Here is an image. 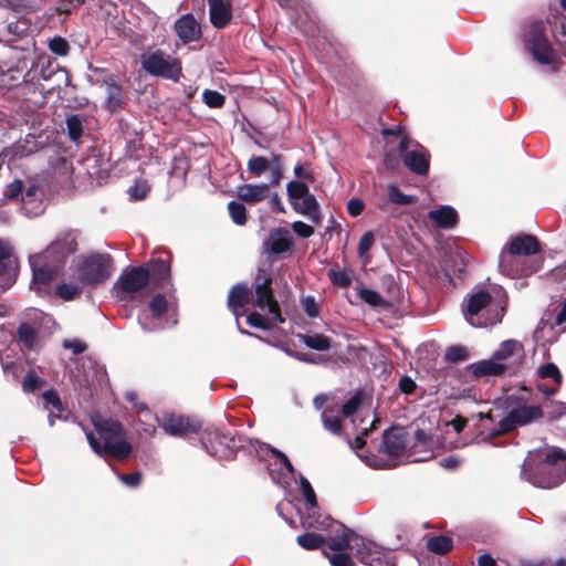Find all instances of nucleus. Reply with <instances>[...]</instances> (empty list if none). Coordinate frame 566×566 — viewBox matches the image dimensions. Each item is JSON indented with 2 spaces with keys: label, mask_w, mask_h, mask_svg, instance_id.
<instances>
[{
  "label": "nucleus",
  "mask_w": 566,
  "mask_h": 566,
  "mask_svg": "<svg viewBox=\"0 0 566 566\" xmlns=\"http://www.w3.org/2000/svg\"><path fill=\"white\" fill-rule=\"evenodd\" d=\"M521 476L541 489L559 485L566 480V452L559 448H544L528 452Z\"/></svg>",
  "instance_id": "f257e3e1"
},
{
  "label": "nucleus",
  "mask_w": 566,
  "mask_h": 566,
  "mask_svg": "<svg viewBox=\"0 0 566 566\" xmlns=\"http://www.w3.org/2000/svg\"><path fill=\"white\" fill-rule=\"evenodd\" d=\"M506 303V294L500 287H495L493 294L484 290L476 291L467 298L464 317L473 327L493 326L502 321Z\"/></svg>",
  "instance_id": "f03ea898"
},
{
  "label": "nucleus",
  "mask_w": 566,
  "mask_h": 566,
  "mask_svg": "<svg viewBox=\"0 0 566 566\" xmlns=\"http://www.w3.org/2000/svg\"><path fill=\"white\" fill-rule=\"evenodd\" d=\"M95 428L103 440V446L91 431L86 432V438L96 454L103 455V452H106L108 455L119 460L128 458L132 447L125 440L124 430L118 422L99 421L95 423Z\"/></svg>",
  "instance_id": "7ed1b4c3"
},
{
  "label": "nucleus",
  "mask_w": 566,
  "mask_h": 566,
  "mask_svg": "<svg viewBox=\"0 0 566 566\" xmlns=\"http://www.w3.org/2000/svg\"><path fill=\"white\" fill-rule=\"evenodd\" d=\"M506 415L499 422L497 433H507L527 426L543 417L541 406L530 403L522 397L510 396L505 400Z\"/></svg>",
  "instance_id": "20e7f679"
},
{
  "label": "nucleus",
  "mask_w": 566,
  "mask_h": 566,
  "mask_svg": "<svg viewBox=\"0 0 566 566\" xmlns=\"http://www.w3.org/2000/svg\"><path fill=\"white\" fill-rule=\"evenodd\" d=\"M287 198L293 210L302 216L307 217L312 222L318 224L321 222L319 206L310 192L308 186L302 181H290L286 185Z\"/></svg>",
  "instance_id": "39448f33"
},
{
  "label": "nucleus",
  "mask_w": 566,
  "mask_h": 566,
  "mask_svg": "<svg viewBox=\"0 0 566 566\" xmlns=\"http://www.w3.org/2000/svg\"><path fill=\"white\" fill-rule=\"evenodd\" d=\"M143 70L153 75L178 81L181 75V64L178 59L157 50L142 55Z\"/></svg>",
  "instance_id": "423d86ee"
},
{
  "label": "nucleus",
  "mask_w": 566,
  "mask_h": 566,
  "mask_svg": "<svg viewBox=\"0 0 566 566\" xmlns=\"http://www.w3.org/2000/svg\"><path fill=\"white\" fill-rule=\"evenodd\" d=\"M112 270V258L108 254H93L86 258L78 269L82 284L96 285L105 282Z\"/></svg>",
  "instance_id": "0eeeda50"
},
{
  "label": "nucleus",
  "mask_w": 566,
  "mask_h": 566,
  "mask_svg": "<svg viewBox=\"0 0 566 566\" xmlns=\"http://www.w3.org/2000/svg\"><path fill=\"white\" fill-rule=\"evenodd\" d=\"M524 41L534 59L541 64H549L553 62L554 51L544 34L543 22L537 21L532 23L525 33Z\"/></svg>",
  "instance_id": "6e6552de"
},
{
  "label": "nucleus",
  "mask_w": 566,
  "mask_h": 566,
  "mask_svg": "<svg viewBox=\"0 0 566 566\" xmlns=\"http://www.w3.org/2000/svg\"><path fill=\"white\" fill-rule=\"evenodd\" d=\"M29 262L33 274L30 289L39 295L46 294L50 283L57 275L60 268L38 254L31 255Z\"/></svg>",
  "instance_id": "1a4fd4ad"
},
{
  "label": "nucleus",
  "mask_w": 566,
  "mask_h": 566,
  "mask_svg": "<svg viewBox=\"0 0 566 566\" xmlns=\"http://www.w3.org/2000/svg\"><path fill=\"white\" fill-rule=\"evenodd\" d=\"M76 235L66 232L59 235L44 251L38 253L44 260L60 268L66 258L76 251Z\"/></svg>",
  "instance_id": "9d476101"
},
{
  "label": "nucleus",
  "mask_w": 566,
  "mask_h": 566,
  "mask_svg": "<svg viewBox=\"0 0 566 566\" xmlns=\"http://www.w3.org/2000/svg\"><path fill=\"white\" fill-rule=\"evenodd\" d=\"M399 150L403 155L405 165L411 171L418 175L427 174L429 168V155L421 145L413 143L407 137H402L399 142Z\"/></svg>",
  "instance_id": "9b49d317"
},
{
  "label": "nucleus",
  "mask_w": 566,
  "mask_h": 566,
  "mask_svg": "<svg viewBox=\"0 0 566 566\" xmlns=\"http://www.w3.org/2000/svg\"><path fill=\"white\" fill-rule=\"evenodd\" d=\"M499 270L503 275L514 279L534 273L537 266L526 264L523 258L505 247L500 253Z\"/></svg>",
  "instance_id": "f8f14e48"
},
{
  "label": "nucleus",
  "mask_w": 566,
  "mask_h": 566,
  "mask_svg": "<svg viewBox=\"0 0 566 566\" xmlns=\"http://www.w3.org/2000/svg\"><path fill=\"white\" fill-rule=\"evenodd\" d=\"M150 271L146 266H134L123 271L116 284L119 293L133 294L149 282Z\"/></svg>",
  "instance_id": "ddd939ff"
},
{
  "label": "nucleus",
  "mask_w": 566,
  "mask_h": 566,
  "mask_svg": "<svg viewBox=\"0 0 566 566\" xmlns=\"http://www.w3.org/2000/svg\"><path fill=\"white\" fill-rule=\"evenodd\" d=\"M168 303L164 295L158 294L149 303L150 316L147 313L139 315L138 322L144 332L150 333L164 328L159 322L167 312Z\"/></svg>",
  "instance_id": "4468645a"
},
{
  "label": "nucleus",
  "mask_w": 566,
  "mask_h": 566,
  "mask_svg": "<svg viewBox=\"0 0 566 566\" xmlns=\"http://www.w3.org/2000/svg\"><path fill=\"white\" fill-rule=\"evenodd\" d=\"M7 32L8 38L6 41L17 49L27 50L30 45L34 44L32 40L33 29L27 19H18L8 23Z\"/></svg>",
  "instance_id": "2eb2a0df"
},
{
  "label": "nucleus",
  "mask_w": 566,
  "mask_h": 566,
  "mask_svg": "<svg viewBox=\"0 0 566 566\" xmlns=\"http://www.w3.org/2000/svg\"><path fill=\"white\" fill-rule=\"evenodd\" d=\"M361 563L368 566L381 565L384 551L374 542L365 539L360 536L353 543V549Z\"/></svg>",
  "instance_id": "dca6fc26"
},
{
  "label": "nucleus",
  "mask_w": 566,
  "mask_h": 566,
  "mask_svg": "<svg viewBox=\"0 0 566 566\" xmlns=\"http://www.w3.org/2000/svg\"><path fill=\"white\" fill-rule=\"evenodd\" d=\"M294 245L291 232L285 228H274L264 241L265 251L271 255H277L291 251Z\"/></svg>",
  "instance_id": "f3484780"
},
{
  "label": "nucleus",
  "mask_w": 566,
  "mask_h": 566,
  "mask_svg": "<svg viewBox=\"0 0 566 566\" xmlns=\"http://www.w3.org/2000/svg\"><path fill=\"white\" fill-rule=\"evenodd\" d=\"M255 306L262 311H268L272 319L279 323L284 322L281 316L277 302L273 297L270 282L265 281L255 286Z\"/></svg>",
  "instance_id": "a211bd4d"
},
{
  "label": "nucleus",
  "mask_w": 566,
  "mask_h": 566,
  "mask_svg": "<svg viewBox=\"0 0 566 566\" xmlns=\"http://www.w3.org/2000/svg\"><path fill=\"white\" fill-rule=\"evenodd\" d=\"M17 264L7 244L0 242V293L8 290L15 280Z\"/></svg>",
  "instance_id": "6ab92c4d"
},
{
  "label": "nucleus",
  "mask_w": 566,
  "mask_h": 566,
  "mask_svg": "<svg viewBox=\"0 0 566 566\" xmlns=\"http://www.w3.org/2000/svg\"><path fill=\"white\" fill-rule=\"evenodd\" d=\"M331 525L333 527L332 532H334L335 535L328 538V549L332 551V553L345 552L346 549L352 551L353 543L356 541L358 535L340 523L331 522Z\"/></svg>",
  "instance_id": "aec40b11"
},
{
  "label": "nucleus",
  "mask_w": 566,
  "mask_h": 566,
  "mask_svg": "<svg viewBox=\"0 0 566 566\" xmlns=\"http://www.w3.org/2000/svg\"><path fill=\"white\" fill-rule=\"evenodd\" d=\"M175 31L182 43L197 41L201 36V29L192 14H184L175 22Z\"/></svg>",
  "instance_id": "412c9836"
},
{
  "label": "nucleus",
  "mask_w": 566,
  "mask_h": 566,
  "mask_svg": "<svg viewBox=\"0 0 566 566\" xmlns=\"http://www.w3.org/2000/svg\"><path fill=\"white\" fill-rule=\"evenodd\" d=\"M492 357L496 361L507 363L510 369L512 363H516L523 357V346L515 339L504 340L493 353Z\"/></svg>",
  "instance_id": "4be33fe9"
},
{
  "label": "nucleus",
  "mask_w": 566,
  "mask_h": 566,
  "mask_svg": "<svg viewBox=\"0 0 566 566\" xmlns=\"http://www.w3.org/2000/svg\"><path fill=\"white\" fill-rule=\"evenodd\" d=\"M506 247L521 258L539 252L537 239L530 234L514 237L507 242Z\"/></svg>",
  "instance_id": "5701e85b"
},
{
  "label": "nucleus",
  "mask_w": 566,
  "mask_h": 566,
  "mask_svg": "<svg viewBox=\"0 0 566 566\" xmlns=\"http://www.w3.org/2000/svg\"><path fill=\"white\" fill-rule=\"evenodd\" d=\"M471 373L476 378L489 376H501L509 369L507 363H501L493 359H484L470 366Z\"/></svg>",
  "instance_id": "b1692460"
},
{
  "label": "nucleus",
  "mask_w": 566,
  "mask_h": 566,
  "mask_svg": "<svg viewBox=\"0 0 566 566\" xmlns=\"http://www.w3.org/2000/svg\"><path fill=\"white\" fill-rule=\"evenodd\" d=\"M164 431L169 436H184L188 432L196 431L190 421L181 416L167 415L160 422Z\"/></svg>",
  "instance_id": "393cba45"
},
{
  "label": "nucleus",
  "mask_w": 566,
  "mask_h": 566,
  "mask_svg": "<svg viewBox=\"0 0 566 566\" xmlns=\"http://www.w3.org/2000/svg\"><path fill=\"white\" fill-rule=\"evenodd\" d=\"M270 185L268 184H245L238 187L237 193L238 197L248 202V203H256L264 200L269 195Z\"/></svg>",
  "instance_id": "a878e982"
},
{
  "label": "nucleus",
  "mask_w": 566,
  "mask_h": 566,
  "mask_svg": "<svg viewBox=\"0 0 566 566\" xmlns=\"http://www.w3.org/2000/svg\"><path fill=\"white\" fill-rule=\"evenodd\" d=\"M103 88L105 94V107L111 112H116L122 108L123 96L122 88L115 83L112 76L107 77L103 82Z\"/></svg>",
  "instance_id": "bb28decb"
},
{
  "label": "nucleus",
  "mask_w": 566,
  "mask_h": 566,
  "mask_svg": "<svg viewBox=\"0 0 566 566\" xmlns=\"http://www.w3.org/2000/svg\"><path fill=\"white\" fill-rule=\"evenodd\" d=\"M210 21L213 27L224 28L231 19L230 7L222 0H208Z\"/></svg>",
  "instance_id": "cd10ccee"
},
{
  "label": "nucleus",
  "mask_w": 566,
  "mask_h": 566,
  "mask_svg": "<svg viewBox=\"0 0 566 566\" xmlns=\"http://www.w3.org/2000/svg\"><path fill=\"white\" fill-rule=\"evenodd\" d=\"M405 436L400 430L392 429L385 431L381 451L388 455H397L405 449Z\"/></svg>",
  "instance_id": "c85d7f7f"
},
{
  "label": "nucleus",
  "mask_w": 566,
  "mask_h": 566,
  "mask_svg": "<svg viewBox=\"0 0 566 566\" xmlns=\"http://www.w3.org/2000/svg\"><path fill=\"white\" fill-rule=\"evenodd\" d=\"M429 219L440 228H452L458 220L457 211L450 206H442L428 213Z\"/></svg>",
  "instance_id": "c756f323"
},
{
  "label": "nucleus",
  "mask_w": 566,
  "mask_h": 566,
  "mask_svg": "<svg viewBox=\"0 0 566 566\" xmlns=\"http://www.w3.org/2000/svg\"><path fill=\"white\" fill-rule=\"evenodd\" d=\"M250 294V290L243 284H237L230 291L228 304L237 317L239 316L238 310L249 302Z\"/></svg>",
  "instance_id": "7c9ffc66"
},
{
  "label": "nucleus",
  "mask_w": 566,
  "mask_h": 566,
  "mask_svg": "<svg viewBox=\"0 0 566 566\" xmlns=\"http://www.w3.org/2000/svg\"><path fill=\"white\" fill-rule=\"evenodd\" d=\"M298 339L308 348L326 352L331 348V339L323 334H303L298 335Z\"/></svg>",
  "instance_id": "2f4dec72"
},
{
  "label": "nucleus",
  "mask_w": 566,
  "mask_h": 566,
  "mask_svg": "<svg viewBox=\"0 0 566 566\" xmlns=\"http://www.w3.org/2000/svg\"><path fill=\"white\" fill-rule=\"evenodd\" d=\"M18 340L28 349H32L38 344V331L29 323H21L18 328Z\"/></svg>",
  "instance_id": "473e14b6"
},
{
  "label": "nucleus",
  "mask_w": 566,
  "mask_h": 566,
  "mask_svg": "<svg viewBox=\"0 0 566 566\" xmlns=\"http://www.w3.org/2000/svg\"><path fill=\"white\" fill-rule=\"evenodd\" d=\"M534 339L543 345L553 344L557 340V333L554 331V325L543 319L534 331Z\"/></svg>",
  "instance_id": "72a5a7b5"
},
{
  "label": "nucleus",
  "mask_w": 566,
  "mask_h": 566,
  "mask_svg": "<svg viewBox=\"0 0 566 566\" xmlns=\"http://www.w3.org/2000/svg\"><path fill=\"white\" fill-rule=\"evenodd\" d=\"M322 421L327 431L333 434H340L343 426L336 410L326 408L322 412Z\"/></svg>",
  "instance_id": "f704fd0d"
},
{
  "label": "nucleus",
  "mask_w": 566,
  "mask_h": 566,
  "mask_svg": "<svg viewBox=\"0 0 566 566\" xmlns=\"http://www.w3.org/2000/svg\"><path fill=\"white\" fill-rule=\"evenodd\" d=\"M6 7L17 13H30L40 9L42 0H4Z\"/></svg>",
  "instance_id": "c9c22d12"
},
{
  "label": "nucleus",
  "mask_w": 566,
  "mask_h": 566,
  "mask_svg": "<svg viewBox=\"0 0 566 566\" xmlns=\"http://www.w3.org/2000/svg\"><path fill=\"white\" fill-rule=\"evenodd\" d=\"M453 542L450 537L440 535L430 537L427 542V548L436 554L443 555L451 551Z\"/></svg>",
  "instance_id": "e433bc0d"
},
{
  "label": "nucleus",
  "mask_w": 566,
  "mask_h": 566,
  "mask_svg": "<svg viewBox=\"0 0 566 566\" xmlns=\"http://www.w3.org/2000/svg\"><path fill=\"white\" fill-rule=\"evenodd\" d=\"M296 542L302 548L312 551L319 548L324 544L325 538L315 533H305L297 536Z\"/></svg>",
  "instance_id": "4c0bfd02"
},
{
  "label": "nucleus",
  "mask_w": 566,
  "mask_h": 566,
  "mask_svg": "<svg viewBox=\"0 0 566 566\" xmlns=\"http://www.w3.org/2000/svg\"><path fill=\"white\" fill-rule=\"evenodd\" d=\"M55 293L64 301H71L81 293V286L78 283L64 282L56 286Z\"/></svg>",
  "instance_id": "58836bf2"
},
{
  "label": "nucleus",
  "mask_w": 566,
  "mask_h": 566,
  "mask_svg": "<svg viewBox=\"0 0 566 566\" xmlns=\"http://www.w3.org/2000/svg\"><path fill=\"white\" fill-rule=\"evenodd\" d=\"M388 199L398 206H407L416 202V197L402 193L394 184L388 185Z\"/></svg>",
  "instance_id": "ea45409f"
},
{
  "label": "nucleus",
  "mask_w": 566,
  "mask_h": 566,
  "mask_svg": "<svg viewBox=\"0 0 566 566\" xmlns=\"http://www.w3.org/2000/svg\"><path fill=\"white\" fill-rule=\"evenodd\" d=\"M270 160L263 156L251 157L248 161V170L255 176H261L263 172L270 169Z\"/></svg>",
  "instance_id": "a19ab883"
},
{
  "label": "nucleus",
  "mask_w": 566,
  "mask_h": 566,
  "mask_svg": "<svg viewBox=\"0 0 566 566\" xmlns=\"http://www.w3.org/2000/svg\"><path fill=\"white\" fill-rule=\"evenodd\" d=\"M228 210L232 221L238 226H243L247 222V210L243 203L231 201L228 205Z\"/></svg>",
  "instance_id": "79ce46f5"
},
{
  "label": "nucleus",
  "mask_w": 566,
  "mask_h": 566,
  "mask_svg": "<svg viewBox=\"0 0 566 566\" xmlns=\"http://www.w3.org/2000/svg\"><path fill=\"white\" fill-rule=\"evenodd\" d=\"M363 392L356 391L342 407V415L352 417L363 405Z\"/></svg>",
  "instance_id": "37998d69"
},
{
  "label": "nucleus",
  "mask_w": 566,
  "mask_h": 566,
  "mask_svg": "<svg viewBox=\"0 0 566 566\" xmlns=\"http://www.w3.org/2000/svg\"><path fill=\"white\" fill-rule=\"evenodd\" d=\"M358 295L365 303L374 307L384 306L386 304V301L382 298V296L377 291L370 289H359Z\"/></svg>",
  "instance_id": "c03bdc74"
},
{
  "label": "nucleus",
  "mask_w": 566,
  "mask_h": 566,
  "mask_svg": "<svg viewBox=\"0 0 566 566\" xmlns=\"http://www.w3.org/2000/svg\"><path fill=\"white\" fill-rule=\"evenodd\" d=\"M332 283L339 287H348L353 281V275L344 270L332 269L328 272Z\"/></svg>",
  "instance_id": "a18cd8bd"
},
{
  "label": "nucleus",
  "mask_w": 566,
  "mask_h": 566,
  "mask_svg": "<svg viewBox=\"0 0 566 566\" xmlns=\"http://www.w3.org/2000/svg\"><path fill=\"white\" fill-rule=\"evenodd\" d=\"M202 101L211 108H220L224 105L226 97L218 91L205 90L202 92Z\"/></svg>",
  "instance_id": "49530a36"
},
{
  "label": "nucleus",
  "mask_w": 566,
  "mask_h": 566,
  "mask_svg": "<svg viewBox=\"0 0 566 566\" xmlns=\"http://www.w3.org/2000/svg\"><path fill=\"white\" fill-rule=\"evenodd\" d=\"M44 385V380L39 377L35 371L30 370L25 374L22 381V389L24 392H33Z\"/></svg>",
  "instance_id": "de8ad7c7"
},
{
  "label": "nucleus",
  "mask_w": 566,
  "mask_h": 566,
  "mask_svg": "<svg viewBox=\"0 0 566 566\" xmlns=\"http://www.w3.org/2000/svg\"><path fill=\"white\" fill-rule=\"evenodd\" d=\"M66 127L70 138L74 142L78 140L83 133V125L80 116L73 115L67 117Z\"/></svg>",
  "instance_id": "09e8293b"
},
{
  "label": "nucleus",
  "mask_w": 566,
  "mask_h": 566,
  "mask_svg": "<svg viewBox=\"0 0 566 566\" xmlns=\"http://www.w3.org/2000/svg\"><path fill=\"white\" fill-rule=\"evenodd\" d=\"M332 566H355L353 558L345 552L327 553L325 552Z\"/></svg>",
  "instance_id": "8fccbe9b"
},
{
  "label": "nucleus",
  "mask_w": 566,
  "mask_h": 566,
  "mask_svg": "<svg viewBox=\"0 0 566 566\" xmlns=\"http://www.w3.org/2000/svg\"><path fill=\"white\" fill-rule=\"evenodd\" d=\"M538 375L541 378H551L557 385L562 382V375L557 366L553 363L545 364L538 368Z\"/></svg>",
  "instance_id": "3c124183"
},
{
  "label": "nucleus",
  "mask_w": 566,
  "mask_h": 566,
  "mask_svg": "<svg viewBox=\"0 0 566 566\" xmlns=\"http://www.w3.org/2000/svg\"><path fill=\"white\" fill-rule=\"evenodd\" d=\"M149 185L145 180H136L135 185L128 190L129 196L135 200H142L147 197Z\"/></svg>",
  "instance_id": "603ef678"
},
{
  "label": "nucleus",
  "mask_w": 566,
  "mask_h": 566,
  "mask_svg": "<svg viewBox=\"0 0 566 566\" xmlns=\"http://www.w3.org/2000/svg\"><path fill=\"white\" fill-rule=\"evenodd\" d=\"M375 243V237L371 231L365 232L358 243L357 253L359 258H365L367 252L371 249Z\"/></svg>",
  "instance_id": "864d4df0"
},
{
  "label": "nucleus",
  "mask_w": 566,
  "mask_h": 566,
  "mask_svg": "<svg viewBox=\"0 0 566 566\" xmlns=\"http://www.w3.org/2000/svg\"><path fill=\"white\" fill-rule=\"evenodd\" d=\"M151 273L157 280H165L170 273V266L167 261L158 259L151 262Z\"/></svg>",
  "instance_id": "5fc2aeb1"
},
{
  "label": "nucleus",
  "mask_w": 566,
  "mask_h": 566,
  "mask_svg": "<svg viewBox=\"0 0 566 566\" xmlns=\"http://www.w3.org/2000/svg\"><path fill=\"white\" fill-rule=\"evenodd\" d=\"M300 483L307 505L315 509L317 506V501L311 483L306 478H301Z\"/></svg>",
  "instance_id": "6e6d98bb"
},
{
  "label": "nucleus",
  "mask_w": 566,
  "mask_h": 566,
  "mask_svg": "<svg viewBox=\"0 0 566 566\" xmlns=\"http://www.w3.org/2000/svg\"><path fill=\"white\" fill-rule=\"evenodd\" d=\"M49 48L54 54L61 56L66 55L70 49L67 41L62 36H55L51 39L49 42Z\"/></svg>",
  "instance_id": "4d7b16f0"
},
{
  "label": "nucleus",
  "mask_w": 566,
  "mask_h": 566,
  "mask_svg": "<svg viewBox=\"0 0 566 566\" xmlns=\"http://www.w3.org/2000/svg\"><path fill=\"white\" fill-rule=\"evenodd\" d=\"M247 323L255 328L261 329H268L271 327V321L270 318L259 314V313H251L247 317Z\"/></svg>",
  "instance_id": "13d9d810"
},
{
  "label": "nucleus",
  "mask_w": 566,
  "mask_h": 566,
  "mask_svg": "<svg viewBox=\"0 0 566 566\" xmlns=\"http://www.w3.org/2000/svg\"><path fill=\"white\" fill-rule=\"evenodd\" d=\"M378 419L376 417L373 418L369 427H364L360 429L359 434L355 438L352 447L354 449H361L365 446L364 437L367 436L371 430L375 429Z\"/></svg>",
  "instance_id": "bf43d9fd"
},
{
  "label": "nucleus",
  "mask_w": 566,
  "mask_h": 566,
  "mask_svg": "<svg viewBox=\"0 0 566 566\" xmlns=\"http://www.w3.org/2000/svg\"><path fill=\"white\" fill-rule=\"evenodd\" d=\"M292 230L303 239H307L314 234V228L303 221L293 222Z\"/></svg>",
  "instance_id": "052dcab7"
},
{
  "label": "nucleus",
  "mask_w": 566,
  "mask_h": 566,
  "mask_svg": "<svg viewBox=\"0 0 566 566\" xmlns=\"http://www.w3.org/2000/svg\"><path fill=\"white\" fill-rule=\"evenodd\" d=\"M45 407L52 406L56 410H62V402L57 394L53 390H46L42 395Z\"/></svg>",
  "instance_id": "680f3d73"
},
{
  "label": "nucleus",
  "mask_w": 566,
  "mask_h": 566,
  "mask_svg": "<svg viewBox=\"0 0 566 566\" xmlns=\"http://www.w3.org/2000/svg\"><path fill=\"white\" fill-rule=\"evenodd\" d=\"M446 357L450 361H459L467 358V349L461 346H453L447 350Z\"/></svg>",
  "instance_id": "e2e57ef3"
},
{
  "label": "nucleus",
  "mask_w": 566,
  "mask_h": 566,
  "mask_svg": "<svg viewBox=\"0 0 566 566\" xmlns=\"http://www.w3.org/2000/svg\"><path fill=\"white\" fill-rule=\"evenodd\" d=\"M118 479L126 485H128L130 488H136L139 485V483L142 481V473L134 472L130 474H118Z\"/></svg>",
  "instance_id": "0e129e2a"
},
{
  "label": "nucleus",
  "mask_w": 566,
  "mask_h": 566,
  "mask_svg": "<svg viewBox=\"0 0 566 566\" xmlns=\"http://www.w3.org/2000/svg\"><path fill=\"white\" fill-rule=\"evenodd\" d=\"M364 210V202L360 199L353 198L347 203V211L352 217L359 216Z\"/></svg>",
  "instance_id": "69168bd1"
},
{
  "label": "nucleus",
  "mask_w": 566,
  "mask_h": 566,
  "mask_svg": "<svg viewBox=\"0 0 566 566\" xmlns=\"http://www.w3.org/2000/svg\"><path fill=\"white\" fill-rule=\"evenodd\" d=\"M304 311L310 317H316L318 315V306L314 300V297H306L303 301Z\"/></svg>",
  "instance_id": "338daca9"
},
{
  "label": "nucleus",
  "mask_w": 566,
  "mask_h": 566,
  "mask_svg": "<svg viewBox=\"0 0 566 566\" xmlns=\"http://www.w3.org/2000/svg\"><path fill=\"white\" fill-rule=\"evenodd\" d=\"M271 452L280 460L281 464L290 472V473H293L294 472V467L293 464L291 463V461L289 460V458L283 453L281 452L280 450L275 449V448H271Z\"/></svg>",
  "instance_id": "774afa93"
}]
</instances>
